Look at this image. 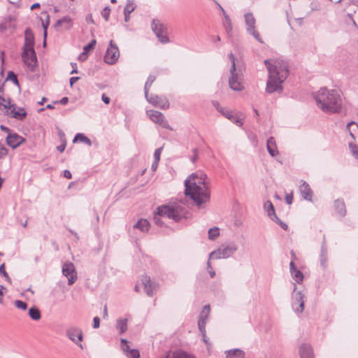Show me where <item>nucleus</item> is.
I'll list each match as a JSON object with an SVG mask.
<instances>
[{
	"mask_svg": "<svg viewBox=\"0 0 358 358\" xmlns=\"http://www.w3.org/2000/svg\"><path fill=\"white\" fill-rule=\"evenodd\" d=\"M291 275H292V278H294V280L297 283H301V282H303V274L299 269H296V270L292 271Z\"/></svg>",
	"mask_w": 358,
	"mask_h": 358,
	"instance_id": "4c0bfd02",
	"label": "nucleus"
},
{
	"mask_svg": "<svg viewBox=\"0 0 358 358\" xmlns=\"http://www.w3.org/2000/svg\"><path fill=\"white\" fill-rule=\"evenodd\" d=\"M347 129L349 131L350 136L355 138L352 131L358 129V125L354 122H349L347 124Z\"/></svg>",
	"mask_w": 358,
	"mask_h": 358,
	"instance_id": "79ce46f5",
	"label": "nucleus"
},
{
	"mask_svg": "<svg viewBox=\"0 0 358 358\" xmlns=\"http://www.w3.org/2000/svg\"><path fill=\"white\" fill-rule=\"evenodd\" d=\"M119 57V48L113 41L111 40L104 56V62L108 64L113 65L117 62Z\"/></svg>",
	"mask_w": 358,
	"mask_h": 358,
	"instance_id": "6e6552de",
	"label": "nucleus"
},
{
	"mask_svg": "<svg viewBox=\"0 0 358 358\" xmlns=\"http://www.w3.org/2000/svg\"><path fill=\"white\" fill-rule=\"evenodd\" d=\"M77 141H80L81 143H85L89 146H90L92 145L91 140L89 138H87V136H85L83 134H81V133H78L75 136L73 142L75 143Z\"/></svg>",
	"mask_w": 358,
	"mask_h": 358,
	"instance_id": "f704fd0d",
	"label": "nucleus"
},
{
	"mask_svg": "<svg viewBox=\"0 0 358 358\" xmlns=\"http://www.w3.org/2000/svg\"><path fill=\"white\" fill-rule=\"evenodd\" d=\"M64 176L68 179H71L72 178L71 173L69 170H65L64 171Z\"/></svg>",
	"mask_w": 358,
	"mask_h": 358,
	"instance_id": "e2e57ef3",
	"label": "nucleus"
},
{
	"mask_svg": "<svg viewBox=\"0 0 358 358\" xmlns=\"http://www.w3.org/2000/svg\"><path fill=\"white\" fill-rule=\"evenodd\" d=\"M327 248L324 243L322 244L320 252V265L322 268L327 267Z\"/></svg>",
	"mask_w": 358,
	"mask_h": 358,
	"instance_id": "473e14b6",
	"label": "nucleus"
},
{
	"mask_svg": "<svg viewBox=\"0 0 358 358\" xmlns=\"http://www.w3.org/2000/svg\"><path fill=\"white\" fill-rule=\"evenodd\" d=\"M244 20L246 26L247 33L250 35H252L258 42L263 43L262 38L259 32L256 30L255 23L256 20L251 13H246L244 15Z\"/></svg>",
	"mask_w": 358,
	"mask_h": 358,
	"instance_id": "423d86ee",
	"label": "nucleus"
},
{
	"mask_svg": "<svg viewBox=\"0 0 358 358\" xmlns=\"http://www.w3.org/2000/svg\"><path fill=\"white\" fill-rule=\"evenodd\" d=\"M126 356L128 358H138L140 357L139 351L136 349H131Z\"/></svg>",
	"mask_w": 358,
	"mask_h": 358,
	"instance_id": "a18cd8bd",
	"label": "nucleus"
},
{
	"mask_svg": "<svg viewBox=\"0 0 358 358\" xmlns=\"http://www.w3.org/2000/svg\"><path fill=\"white\" fill-rule=\"evenodd\" d=\"M110 9L108 6L105 7L102 10L101 15L105 19L106 21L108 20L109 16H110Z\"/></svg>",
	"mask_w": 358,
	"mask_h": 358,
	"instance_id": "09e8293b",
	"label": "nucleus"
},
{
	"mask_svg": "<svg viewBox=\"0 0 358 358\" xmlns=\"http://www.w3.org/2000/svg\"><path fill=\"white\" fill-rule=\"evenodd\" d=\"M87 53H86V52H85L83 51V52H82V53L79 55L78 59H79L80 60H83V61H84V60H85V59H87Z\"/></svg>",
	"mask_w": 358,
	"mask_h": 358,
	"instance_id": "0e129e2a",
	"label": "nucleus"
},
{
	"mask_svg": "<svg viewBox=\"0 0 358 358\" xmlns=\"http://www.w3.org/2000/svg\"><path fill=\"white\" fill-rule=\"evenodd\" d=\"M22 58L24 63L33 71L36 64V55L34 50H23Z\"/></svg>",
	"mask_w": 358,
	"mask_h": 358,
	"instance_id": "f3484780",
	"label": "nucleus"
},
{
	"mask_svg": "<svg viewBox=\"0 0 358 358\" xmlns=\"http://www.w3.org/2000/svg\"><path fill=\"white\" fill-rule=\"evenodd\" d=\"M266 148L271 156L275 157L278 154L275 140L273 137H270L266 142Z\"/></svg>",
	"mask_w": 358,
	"mask_h": 358,
	"instance_id": "bb28decb",
	"label": "nucleus"
},
{
	"mask_svg": "<svg viewBox=\"0 0 358 358\" xmlns=\"http://www.w3.org/2000/svg\"><path fill=\"white\" fill-rule=\"evenodd\" d=\"M147 115L149 116L150 119L155 123L159 124L162 127L165 129H168L169 130H172V128L169 124V122L165 119L164 115L159 111L149 110H147Z\"/></svg>",
	"mask_w": 358,
	"mask_h": 358,
	"instance_id": "f8f14e48",
	"label": "nucleus"
},
{
	"mask_svg": "<svg viewBox=\"0 0 358 358\" xmlns=\"http://www.w3.org/2000/svg\"><path fill=\"white\" fill-rule=\"evenodd\" d=\"M15 306L16 308L21 309V310H26L27 308V303H25L22 301H20V300H16L15 301Z\"/></svg>",
	"mask_w": 358,
	"mask_h": 358,
	"instance_id": "49530a36",
	"label": "nucleus"
},
{
	"mask_svg": "<svg viewBox=\"0 0 358 358\" xmlns=\"http://www.w3.org/2000/svg\"><path fill=\"white\" fill-rule=\"evenodd\" d=\"M185 194L198 206L209 201L210 192L208 187L207 175L199 171L192 173L185 180Z\"/></svg>",
	"mask_w": 358,
	"mask_h": 358,
	"instance_id": "f257e3e1",
	"label": "nucleus"
},
{
	"mask_svg": "<svg viewBox=\"0 0 358 358\" xmlns=\"http://www.w3.org/2000/svg\"><path fill=\"white\" fill-rule=\"evenodd\" d=\"M229 59L231 62V66L230 69H232V71H234L236 69V64H235V57L232 52L229 53Z\"/></svg>",
	"mask_w": 358,
	"mask_h": 358,
	"instance_id": "5fc2aeb1",
	"label": "nucleus"
},
{
	"mask_svg": "<svg viewBox=\"0 0 358 358\" xmlns=\"http://www.w3.org/2000/svg\"><path fill=\"white\" fill-rule=\"evenodd\" d=\"M334 206L338 215L341 217H344L346 214L345 205L344 202L341 200H336L335 201Z\"/></svg>",
	"mask_w": 358,
	"mask_h": 358,
	"instance_id": "2f4dec72",
	"label": "nucleus"
},
{
	"mask_svg": "<svg viewBox=\"0 0 358 358\" xmlns=\"http://www.w3.org/2000/svg\"><path fill=\"white\" fill-rule=\"evenodd\" d=\"M62 274L68 279V284L73 285L77 280V273L73 263L66 262L62 266Z\"/></svg>",
	"mask_w": 358,
	"mask_h": 358,
	"instance_id": "9b49d317",
	"label": "nucleus"
},
{
	"mask_svg": "<svg viewBox=\"0 0 358 358\" xmlns=\"http://www.w3.org/2000/svg\"><path fill=\"white\" fill-rule=\"evenodd\" d=\"M300 358H314L312 347L308 344H302L299 348Z\"/></svg>",
	"mask_w": 358,
	"mask_h": 358,
	"instance_id": "b1692460",
	"label": "nucleus"
},
{
	"mask_svg": "<svg viewBox=\"0 0 358 358\" xmlns=\"http://www.w3.org/2000/svg\"><path fill=\"white\" fill-rule=\"evenodd\" d=\"M264 210L266 212L267 215L271 218V220L278 224L282 229L284 230H287L288 228V226L287 224L282 222L276 215L275 213V209L273 203L271 201H266L264 203Z\"/></svg>",
	"mask_w": 358,
	"mask_h": 358,
	"instance_id": "ddd939ff",
	"label": "nucleus"
},
{
	"mask_svg": "<svg viewBox=\"0 0 358 358\" xmlns=\"http://www.w3.org/2000/svg\"><path fill=\"white\" fill-rule=\"evenodd\" d=\"M8 154L7 148L2 144L0 143V159L3 158Z\"/></svg>",
	"mask_w": 358,
	"mask_h": 358,
	"instance_id": "3c124183",
	"label": "nucleus"
},
{
	"mask_svg": "<svg viewBox=\"0 0 358 358\" xmlns=\"http://www.w3.org/2000/svg\"><path fill=\"white\" fill-rule=\"evenodd\" d=\"M185 216V213L179 210L178 206L163 205L159 206L155 213L154 220L159 227L165 225V219L173 220L175 222L180 221Z\"/></svg>",
	"mask_w": 358,
	"mask_h": 358,
	"instance_id": "20e7f679",
	"label": "nucleus"
},
{
	"mask_svg": "<svg viewBox=\"0 0 358 358\" xmlns=\"http://www.w3.org/2000/svg\"><path fill=\"white\" fill-rule=\"evenodd\" d=\"M152 29L162 43L169 42V38L166 36V28L159 20L154 19L152 20Z\"/></svg>",
	"mask_w": 358,
	"mask_h": 358,
	"instance_id": "9d476101",
	"label": "nucleus"
},
{
	"mask_svg": "<svg viewBox=\"0 0 358 358\" xmlns=\"http://www.w3.org/2000/svg\"><path fill=\"white\" fill-rule=\"evenodd\" d=\"M0 129H1V131H5V132H6L8 134L9 132H12V131L9 128H8L7 127H6L4 125H1L0 126Z\"/></svg>",
	"mask_w": 358,
	"mask_h": 358,
	"instance_id": "338daca9",
	"label": "nucleus"
},
{
	"mask_svg": "<svg viewBox=\"0 0 358 358\" xmlns=\"http://www.w3.org/2000/svg\"><path fill=\"white\" fill-rule=\"evenodd\" d=\"M66 140H64V141H62V143L60 145H58L57 147V149L60 152H63L66 148Z\"/></svg>",
	"mask_w": 358,
	"mask_h": 358,
	"instance_id": "13d9d810",
	"label": "nucleus"
},
{
	"mask_svg": "<svg viewBox=\"0 0 358 358\" xmlns=\"http://www.w3.org/2000/svg\"><path fill=\"white\" fill-rule=\"evenodd\" d=\"M101 99L102 101L106 103V104H108L110 101V99L106 96L105 94H103L102 96H101Z\"/></svg>",
	"mask_w": 358,
	"mask_h": 358,
	"instance_id": "bf43d9fd",
	"label": "nucleus"
},
{
	"mask_svg": "<svg viewBox=\"0 0 358 358\" xmlns=\"http://www.w3.org/2000/svg\"><path fill=\"white\" fill-rule=\"evenodd\" d=\"M147 101L155 107L161 109H167L169 107V100L165 96H159L155 94L148 95L145 96Z\"/></svg>",
	"mask_w": 358,
	"mask_h": 358,
	"instance_id": "2eb2a0df",
	"label": "nucleus"
},
{
	"mask_svg": "<svg viewBox=\"0 0 358 358\" xmlns=\"http://www.w3.org/2000/svg\"><path fill=\"white\" fill-rule=\"evenodd\" d=\"M210 259H208V262H207V268H208V273H209V274H210V278H214V277H215V271H213V268H212V266H211V264H210Z\"/></svg>",
	"mask_w": 358,
	"mask_h": 358,
	"instance_id": "603ef678",
	"label": "nucleus"
},
{
	"mask_svg": "<svg viewBox=\"0 0 358 358\" xmlns=\"http://www.w3.org/2000/svg\"><path fill=\"white\" fill-rule=\"evenodd\" d=\"M34 35L30 28H27L24 31V45L23 50H34Z\"/></svg>",
	"mask_w": 358,
	"mask_h": 358,
	"instance_id": "aec40b11",
	"label": "nucleus"
},
{
	"mask_svg": "<svg viewBox=\"0 0 358 358\" xmlns=\"http://www.w3.org/2000/svg\"><path fill=\"white\" fill-rule=\"evenodd\" d=\"M136 6L134 1H129L124 8V21L127 22L129 19V15L136 8Z\"/></svg>",
	"mask_w": 358,
	"mask_h": 358,
	"instance_id": "7c9ffc66",
	"label": "nucleus"
},
{
	"mask_svg": "<svg viewBox=\"0 0 358 358\" xmlns=\"http://www.w3.org/2000/svg\"><path fill=\"white\" fill-rule=\"evenodd\" d=\"M213 105L216 107L217 110L222 113L225 117L230 120L238 126H241L243 124V119L238 117L232 111L228 110L220 106L217 102H213Z\"/></svg>",
	"mask_w": 358,
	"mask_h": 358,
	"instance_id": "dca6fc26",
	"label": "nucleus"
},
{
	"mask_svg": "<svg viewBox=\"0 0 358 358\" xmlns=\"http://www.w3.org/2000/svg\"><path fill=\"white\" fill-rule=\"evenodd\" d=\"M141 283L144 287V290L148 296H152L155 289V285L151 281L148 275H143L141 278Z\"/></svg>",
	"mask_w": 358,
	"mask_h": 358,
	"instance_id": "4be33fe9",
	"label": "nucleus"
},
{
	"mask_svg": "<svg viewBox=\"0 0 358 358\" xmlns=\"http://www.w3.org/2000/svg\"><path fill=\"white\" fill-rule=\"evenodd\" d=\"M121 350L124 352V354L126 355L131 349L130 348V346L129 345V342L125 338H121Z\"/></svg>",
	"mask_w": 358,
	"mask_h": 358,
	"instance_id": "a19ab883",
	"label": "nucleus"
},
{
	"mask_svg": "<svg viewBox=\"0 0 358 358\" xmlns=\"http://www.w3.org/2000/svg\"><path fill=\"white\" fill-rule=\"evenodd\" d=\"M210 312V308L209 305H206L201 313H200L199 318L198 320V327L199 329L201 334L204 335L205 329H206V324L207 322V320L208 319L209 315Z\"/></svg>",
	"mask_w": 358,
	"mask_h": 358,
	"instance_id": "a211bd4d",
	"label": "nucleus"
},
{
	"mask_svg": "<svg viewBox=\"0 0 358 358\" xmlns=\"http://www.w3.org/2000/svg\"><path fill=\"white\" fill-rule=\"evenodd\" d=\"M66 335L69 340L80 349L83 350L84 348L82 344L83 341V332L80 328L78 327H69L66 331Z\"/></svg>",
	"mask_w": 358,
	"mask_h": 358,
	"instance_id": "1a4fd4ad",
	"label": "nucleus"
},
{
	"mask_svg": "<svg viewBox=\"0 0 358 358\" xmlns=\"http://www.w3.org/2000/svg\"><path fill=\"white\" fill-rule=\"evenodd\" d=\"M96 45V41L92 40L89 44L83 48V51L87 54V52L93 49Z\"/></svg>",
	"mask_w": 358,
	"mask_h": 358,
	"instance_id": "8fccbe9b",
	"label": "nucleus"
},
{
	"mask_svg": "<svg viewBox=\"0 0 358 358\" xmlns=\"http://www.w3.org/2000/svg\"><path fill=\"white\" fill-rule=\"evenodd\" d=\"M116 328L119 330L120 334L124 333L127 329V320L119 319L117 321Z\"/></svg>",
	"mask_w": 358,
	"mask_h": 358,
	"instance_id": "c9c22d12",
	"label": "nucleus"
},
{
	"mask_svg": "<svg viewBox=\"0 0 358 358\" xmlns=\"http://www.w3.org/2000/svg\"><path fill=\"white\" fill-rule=\"evenodd\" d=\"M317 106L324 113L328 114L339 113L343 106L341 92L338 90L320 88L314 94Z\"/></svg>",
	"mask_w": 358,
	"mask_h": 358,
	"instance_id": "7ed1b4c3",
	"label": "nucleus"
},
{
	"mask_svg": "<svg viewBox=\"0 0 358 358\" xmlns=\"http://www.w3.org/2000/svg\"><path fill=\"white\" fill-rule=\"evenodd\" d=\"M3 85H2L0 86V110H1V108H3V109H10L11 108L10 101V100L6 101L3 97Z\"/></svg>",
	"mask_w": 358,
	"mask_h": 358,
	"instance_id": "72a5a7b5",
	"label": "nucleus"
},
{
	"mask_svg": "<svg viewBox=\"0 0 358 358\" xmlns=\"http://www.w3.org/2000/svg\"><path fill=\"white\" fill-rule=\"evenodd\" d=\"M100 326V319L99 317H94L93 319V327L94 329L99 328Z\"/></svg>",
	"mask_w": 358,
	"mask_h": 358,
	"instance_id": "4d7b16f0",
	"label": "nucleus"
},
{
	"mask_svg": "<svg viewBox=\"0 0 358 358\" xmlns=\"http://www.w3.org/2000/svg\"><path fill=\"white\" fill-rule=\"evenodd\" d=\"M6 80H12L14 84H15L16 85H19V82L17 76L13 71H9L8 73Z\"/></svg>",
	"mask_w": 358,
	"mask_h": 358,
	"instance_id": "37998d69",
	"label": "nucleus"
},
{
	"mask_svg": "<svg viewBox=\"0 0 358 358\" xmlns=\"http://www.w3.org/2000/svg\"><path fill=\"white\" fill-rule=\"evenodd\" d=\"M11 108L10 109H4L5 113L8 115H10L11 117L22 120L27 115V113L25 110L22 108H19L17 110H15L13 105H11Z\"/></svg>",
	"mask_w": 358,
	"mask_h": 358,
	"instance_id": "5701e85b",
	"label": "nucleus"
},
{
	"mask_svg": "<svg viewBox=\"0 0 358 358\" xmlns=\"http://www.w3.org/2000/svg\"><path fill=\"white\" fill-rule=\"evenodd\" d=\"M349 147L352 154L356 157L358 158V146L352 143H349Z\"/></svg>",
	"mask_w": 358,
	"mask_h": 358,
	"instance_id": "de8ad7c7",
	"label": "nucleus"
},
{
	"mask_svg": "<svg viewBox=\"0 0 358 358\" xmlns=\"http://www.w3.org/2000/svg\"><path fill=\"white\" fill-rule=\"evenodd\" d=\"M72 68H73V70L71 71V74H73V73H78V71H77V64L76 63H73L72 62L71 64Z\"/></svg>",
	"mask_w": 358,
	"mask_h": 358,
	"instance_id": "680f3d73",
	"label": "nucleus"
},
{
	"mask_svg": "<svg viewBox=\"0 0 358 358\" xmlns=\"http://www.w3.org/2000/svg\"><path fill=\"white\" fill-rule=\"evenodd\" d=\"M24 141V138L15 132H9L6 137V143L12 148H16Z\"/></svg>",
	"mask_w": 358,
	"mask_h": 358,
	"instance_id": "6ab92c4d",
	"label": "nucleus"
},
{
	"mask_svg": "<svg viewBox=\"0 0 358 358\" xmlns=\"http://www.w3.org/2000/svg\"><path fill=\"white\" fill-rule=\"evenodd\" d=\"M293 196L291 194H287L285 196V201L287 204H291L292 203Z\"/></svg>",
	"mask_w": 358,
	"mask_h": 358,
	"instance_id": "052dcab7",
	"label": "nucleus"
},
{
	"mask_svg": "<svg viewBox=\"0 0 358 358\" xmlns=\"http://www.w3.org/2000/svg\"><path fill=\"white\" fill-rule=\"evenodd\" d=\"M238 250L234 243L222 244L217 250L209 254V259H227L231 257Z\"/></svg>",
	"mask_w": 358,
	"mask_h": 358,
	"instance_id": "39448f33",
	"label": "nucleus"
},
{
	"mask_svg": "<svg viewBox=\"0 0 358 358\" xmlns=\"http://www.w3.org/2000/svg\"><path fill=\"white\" fill-rule=\"evenodd\" d=\"M208 238L210 240H215L220 236V229L218 227H213L208 230Z\"/></svg>",
	"mask_w": 358,
	"mask_h": 358,
	"instance_id": "ea45409f",
	"label": "nucleus"
},
{
	"mask_svg": "<svg viewBox=\"0 0 358 358\" xmlns=\"http://www.w3.org/2000/svg\"><path fill=\"white\" fill-rule=\"evenodd\" d=\"M79 78V77H71L69 80L71 86H72L76 81H78Z\"/></svg>",
	"mask_w": 358,
	"mask_h": 358,
	"instance_id": "69168bd1",
	"label": "nucleus"
},
{
	"mask_svg": "<svg viewBox=\"0 0 358 358\" xmlns=\"http://www.w3.org/2000/svg\"><path fill=\"white\" fill-rule=\"evenodd\" d=\"M12 20L11 17H8L7 19H6V22L0 24V31H3L6 30L8 28L7 21H10Z\"/></svg>",
	"mask_w": 358,
	"mask_h": 358,
	"instance_id": "6e6d98bb",
	"label": "nucleus"
},
{
	"mask_svg": "<svg viewBox=\"0 0 358 358\" xmlns=\"http://www.w3.org/2000/svg\"><path fill=\"white\" fill-rule=\"evenodd\" d=\"M222 27L225 30L227 36L229 38H232L233 25L231 20L228 15H225V16H224V20L222 21Z\"/></svg>",
	"mask_w": 358,
	"mask_h": 358,
	"instance_id": "a878e982",
	"label": "nucleus"
},
{
	"mask_svg": "<svg viewBox=\"0 0 358 358\" xmlns=\"http://www.w3.org/2000/svg\"><path fill=\"white\" fill-rule=\"evenodd\" d=\"M241 74L236 69L232 71L230 69V76L229 78V85L231 90L234 91H241L243 89L241 83Z\"/></svg>",
	"mask_w": 358,
	"mask_h": 358,
	"instance_id": "4468645a",
	"label": "nucleus"
},
{
	"mask_svg": "<svg viewBox=\"0 0 358 358\" xmlns=\"http://www.w3.org/2000/svg\"><path fill=\"white\" fill-rule=\"evenodd\" d=\"M0 274L3 275L5 278H6V280L9 282V283H11V279L8 276L7 272L5 270V264H2L1 266H0Z\"/></svg>",
	"mask_w": 358,
	"mask_h": 358,
	"instance_id": "c03bdc74",
	"label": "nucleus"
},
{
	"mask_svg": "<svg viewBox=\"0 0 358 358\" xmlns=\"http://www.w3.org/2000/svg\"><path fill=\"white\" fill-rule=\"evenodd\" d=\"M155 80V76H152V75H150L145 83V86H144V92H145V96H148V91H149V89L150 87H151L152 84L154 83V81Z\"/></svg>",
	"mask_w": 358,
	"mask_h": 358,
	"instance_id": "58836bf2",
	"label": "nucleus"
},
{
	"mask_svg": "<svg viewBox=\"0 0 358 358\" xmlns=\"http://www.w3.org/2000/svg\"><path fill=\"white\" fill-rule=\"evenodd\" d=\"M29 315L34 320H38L41 317L40 310L35 306H33L29 309Z\"/></svg>",
	"mask_w": 358,
	"mask_h": 358,
	"instance_id": "e433bc0d",
	"label": "nucleus"
},
{
	"mask_svg": "<svg viewBox=\"0 0 358 358\" xmlns=\"http://www.w3.org/2000/svg\"><path fill=\"white\" fill-rule=\"evenodd\" d=\"M304 295L301 291H296V285L294 284L292 294V307L296 314L302 313L304 310Z\"/></svg>",
	"mask_w": 358,
	"mask_h": 358,
	"instance_id": "0eeeda50",
	"label": "nucleus"
},
{
	"mask_svg": "<svg viewBox=\"0 0 358 358\" xmlns=\"http://www.w3.org/2000/svg\"><path fill=\"white\" fill-rule=\"evenodd\" d=\"M69 102V98L68 97H63L60 101L59 103L62 105H65Z\"/></svg>",
	"mask_w": 358,
	"mask_h": 358,
	"instance_id": "774afa93",
	"label": "nucleus"
},
{
	"mask_svg": "<svg viewBox=\"0 0 358 358\" xmlns=\"http://www.w3.org/2000/svg\"><path fill=\"white\" fill-rule=\"evenodd\" d=\"M73 25L71 17L65 16L63 18L58 20L55 24V27L58 28L64 27L66 29H69Z\"/></svg>",
	"mask_w": 358,
	"mask_h": 358,
	"instance_id": "c85d7f7f",
	"label": "nucleus"
},
{
	"mask_svg": "<svg viewBox=\"0 0 358 358\" xmlns=\"http://www.w3.org/2000/svg\"><path fill=\"white\" fill-rule=\"evenodd\" d=\"M162 150V148H159L156 149L154 152V158H155V160H156L157 162H159L160 160V155H161Z\"/></svg>",
	"mask_w": 358,
	"mask_h": 358,
	"instance_id": "864d4df0",
	"label": "nucleus"
},
{
	"mask_svg": "<svg viewBox=\"0 0 358 358\" xmlns=\"http://www.w3.org/2000/svg\"><path fill=\"white\" fill-rule=\"evenodd\" d=\"M299 192L304 199L312 201L313 192L310 185L306 182L303 180L301 181L299 186Z\"/></svg>",
	"mask_w": 358,
	"mask_h": 358,
	"instance_id": "412c9836",
	"label": "nucleus"
},
{
	"mask_svg": "<svg viewBox=\"0 0 358 358\" xmlns=\"http://www.w3.org/2000/svg\"><path fill=\"white\" fill-rule=\"evenodd\" d=\"M165 358H195L193 355L187 353L182 350L169 351Z\"/></svg>",
	"mask_w": 358,
	"mask_h": 358,
	"instance_id": "393cba45",
	"label": "nucleus"
},
{
	"mask_svg": "<svg viewBox=\"0 0 358 358\" xmlns=\"http://www.w3.org/2000/svg\"><path fill=\"white\" fill-rule=\"evenodd\" d=\"M150 226V223L146 219H141L134 225V228L138 229L142 232H147Z\"/></svg>",
	"mask_w": 358,
	"mask_h": 358,
	"instance_id": "c756f323",
	"label": "nucleus"
},
{
	"mask_svg": "<svg viewBox=\"0 0 358 358\" xmlns=\"http://www.w3.org/2000/svg\"><path fill=\"white\" fill-rule=\"evenodd\" d=\"M267 67L268 78L266 83V91L268 94L282 91V83L287 78L289 71L287 62L280 59L264 60Z\"/></svg>",
	"mask_w": 358,
	"mask_h": 358,
	"instance_id": "f03ea898",
	"label": "nucleus"
},
{
	"mask_svg": "<svg viewBox=\"0 0 358 358\" xmlns=\"http://www.w3.org/2000/svg\"><path fill=\"white\" fill-rule=\"evenodd\" d=\"M226 358H245V352L240 349H231L225 352Z\"/></svg>",
	"mask_w": 358,
	"mask_h": 358,
	"instance_id": "cd10ccee",
	"label": "nucleus"
}]
</instances>
